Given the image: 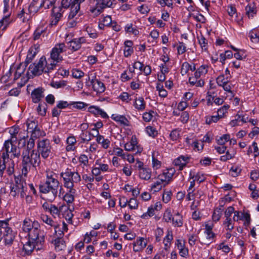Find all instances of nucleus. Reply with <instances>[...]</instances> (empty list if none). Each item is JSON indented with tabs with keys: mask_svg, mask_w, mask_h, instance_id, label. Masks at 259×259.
Returning <instances> with one entry per match:
<instances>
[{
	"mask_svg": "<svg viewBox=\"0 0 259 259\" xmlns=\"http://www.w3.org/2000/svg\"><path fill=\"white\" fill-rule=\"evenodd\" d=\"M126 33H132L135 36H138L139 34V31L136 27H134L133 24H127L124 28Z\"/></svg>",
	"mask_w": 259,
	"mask_h": 259,
	"instance_id": "nucleus-40",
	"label": "nucleus"
},
{
	"mask_svg": "<svg viewBox=\"0 0 259 259\" xmlns=\"http://www.w3.org/2000/svg\"><path fill=\"white\" fill-rule=\"evenodd\" d=\"M189 157L182 155L179 156V170H182L188 162Z\"/></svg>",
	"mask_w": 259,
	"mask_h": 259,
	"instance_id": "nucleus-51",
	"label": "nucleus"
},
{
	"mask_svg": "<svg viewBox=\"0 0 259 259\" xmlns=\"http://www.w3.org/2000/svg\"><path fill=\"white\" fill-rule=\"evenodd\" d=\"M175 173L174 168H170L166 169L159 174L157 177V179H160L161 181L164 182L165 184H168L171 180L172 177Z\"/></svg>",
	"mask_w": 259,
	"mask_h": 259,
	"instance_id": "nucleus-12",
	"label": "nucleus"
},
{
	"mask_svg": "<svg viewBox=\"0 0 259 259\" xmlns=\"http://www.w3.org/2000/svg\"><path fill=\"white\" fill-rule=\"evenodd\" d=\"M207 66L204 65L200 66L194 73L195 77L196 79L200 78L201 76H204L207 72Z\"/></svg>",
	"mask_w": 259,
	"mask_h": 259,
	"instance_id": "nucleus-34",
	"label": "nucleus"
},
{
	"mask_svg": "<svg viewBox=\"0 0 259 259\" xmlns=\"http://www.w3.org/2000/svg\"><path fill=\"white\" fill-rule=\"evenodd\" d=\"M44 89L42 88L35 89L31 94L32 101L34 103H38L44 97Z\"/></svg>",
	"mask_w": 259,
	"mask_h": 259,
	"instance_id": "nucleus-18",
	"label": "nucleus"
},
{
	"mask_svg": "<svg viewBox=\"0 0 259 259\" xmlns=\"http://www.w3.org/2000/svg\"><path fill=\"white\" fill-rule=\"evenodd\" d=\"M96 141L98 144L101 145L102 148L106 149L109 148L110 144V140L108 139H104V137L102 135L97 137Z\"/></svg>",
	"mask_w": 259,
	"mask_h": 259,
	"instance_id": "nucleus-36",
	"label": "nucleus"
},
{
	"mask_svg": "<svg viewBox=\"0 0 259 259\" xmlns=\"http://www.w3.org/2000/svg\"><path fill=\"white\" fill-rule=\"evenodd\" d=\"M248 189L251 191V196L253 199H257L259 197V189H256V186L254 184H250Z\"/></svg>",
	"mask_w": 259,
	"mask_h": 259,
	"instance_id": "nucleus-45",
	"label": "nucleus"
},
{
	"mask_svg": "<svg viewBox=\"0 0 259 259\" xmlns=\"http://www.w3.org/2000/svg\"><path fill=\"white\" fill-rule=\"evenodd\" d=\"M67 81L66 80L52 81L51 85L55 89L63 88L67 85Z\"/></svg>",
	"mask_w": 259,
	"mask_h": 259,
	"instance_id": "nucleus-49",
	"label": "nucleus"
},
{
	"mask_svg": "<svg viewBox=\"0 0 259 259\" xmlns=\"http://www.w3.org/2000/svg\"><path fill=\"white\" fill-rule=\"evenodd\" d=\"M151 169L146 166L139 171V176L141 179L149 180L151 178Z\"/></svg>",
	"mask_w": 259,
	"mask_h": 259,
	"instance_id": "nucleus-31",
	"label": "nucleus"
},
{
	"mask_svg": "<svg viewBox=\"0 0 259 259\" xmlns=\"http://www.w3.org/2000/svg\"><path fill=\"white\" fill-rule=\"evenodd\" d=\"M13 142L12 140H8L5 142L2 150V157L3 159L8 160L10 157V159L19 158L21 155L20 149L13 144Z\"/></svg>",
	"mask_w": 259,
	"mask_h": 259,
	"instance_id": "nucleus-6",
	"label": "nucleus"
},
{
	"mask_svg": "<svg viewBox=\"0 0 259 259\" xmlns=\"http://www.w3.org/2000/svg\"><path fill=\"white\" fill-rule=\"evenodd\" d=\"M229 108V106L228 105H224L221 108L218 109L217 112V115L219 116L220 118H222L225 114L227 113V110Z\"/></svg>",
	"mask_w": 259,
	"mask_h": 259,
	"instance_id": "nucleus-63",
	"label": "nucleus"
},
{
	"mask_svg": "<svg viewBox=\"0 0 259 259\" xmlns=\"http://www.w3.org/2000/svg\"><path fill=\"white\" fill-rule=\"evenodd\" d=\"M72 76L75 78H80L84 75V73L78 69H73L71 70Z\"/></svg>",
	"mask_w": 259,
	"mask_h": 259,
	"instance_id": "nucleus-60",
	"label": "nucleus"
},
{
	"mask_svg": "<svg viewBox=\"0 0 259 259\" xmlns=\"http://www.w3.org/2000/svg\"><path fill=\"white\" fill-rule=\"evenodd\" d=\"M6 159H3L2 157H0V177H2L4 171L6 169V172L9 176L12 175L14 172L15 163L13 160H10V162L9 163L8 167L6 168Z\"/></svg>",
	"mask_w": 259,
	"mask_h": 259,
	"instance_id": "nucleus-11",
	"label": "nucleus"
},
{
	"mask_svg": "<svg viewBox=\"0 0 259 259\" xmlns=\"http://www.w3.org/2000/svg\"><path fill=\"white\" fill-rule=\"evenodd\" d=\"M220 118L218 115L213 116H208L206 117L205 122L208 124H210L212 123L217 122Z\"/></svg>",
	"mask_w": 259,
	"mask_h": 259,
	"instance_id": "nucleus-58",
	"label": "nucleus"
},
{
	"mask_svg": "<svg viewBox=\"0 0 259 259\" xmlns=\"http://www.w3.org/2000/svg\"><path fill=\"white\" fill-rule=\"evenodd\" d=\"M196 68L194 64L191 65L188 62H184L181 66V73L182 75H184L186 74L189 70L193 71Z\"/></svg>",
	"mask_w": 259,
	"mask_h": 259,
	"instance_id": "nucleus-33",
	"label": "nucleus"
},
{
	"mask_svg": "<svg viewBox=\"0 0 259 259\" xmlns=\"http://www.w3.org/2000/svg\"><path fill=\"white\" fill-rule=\"evenodd\" d=\"M68 190L63 196V200L65 201L68 205L73 203L75 199V194L76 190L74 188H67Z\"/></svg>",
	"mask_w": 259,
	"mask_h": 259,
	"instance_id": "nucleus-19",
	"label": "nucleus"
},
{
	"mask_svg": "<svg viewBox=\"0 0 259 259\" xmlns=\"http://www.w3.org/2000/svg\"><path fill=\"white\" fill-rule=\"evenodd\" d=\"M56 251H60L64 250L66 248V244L63 238L57 237L52 241Z\"/></svg>",
	"mask_w": 259,
	"mask_h": 259,
	"instance_id": "nucleus-27",
	"label": "nucleus"
},
{
	"mask_svg": "<svg viewBox=\"0 0 259 259\" xmlns=\"http://www.w3.org/2000/svg\"><path fill=\"white\" fill-rule=\"evenodd\" d=\"M10 14L6 15L0 20V29L4 26L3 30H5L10 23L9 21Z\"/></svg>",
	"mask_w": 259,
	"mask_h": 259,
	"instance_id": "nucleus-52",
	"label": "nucleus"
},
{
	"mask_svg": "<svg viewBox=\"0 0 259 259\" xmlns=\"http://www.w3.org/2000/svg\"><path fill=\"white\" fill-rule=\"evenodd\" d=\"M62 9L61 7L54 8L52 9V15L51 16L61 19L63 16V12H62Z\"/></svg>",
	"mask_w": 259,
	"mask_h": 259,
	"instance_id": "nucleus-50",
	"label": "nucleus"
},
{
	"mask_svg": "<svg viewBox=\"0 0 259 259\" xmlns=\"http://www.w3.org/2000/svg\"><path fill=\"white\" fill-rule=\"evenodd\" d=\"M163 219L166 222H172L173 224L177 225L178 224L177 220H175L170 210H166L164 213Z\"/></svg>",
	"mask_w": 259,
	"mask_h": 259,
	"instance_id": "nucleus-39",
	"label": "nucleus"
},
{
	"mask_svg": "<svg viewBox=\"0 0 259 259\" xmlns=\"http://www.w3.org/2000/svg\"><path fill=\"white\" fill-rule=\"evenodd\" d=\"M206 239L204 240V243L209 244L212 241L214 234L212 232H204Z\"/></svg>",
	"mask_w": 259,
	"mask_h": 259,
	"instance_id": "nucleus-53",
	"label": "nucleus"
},
{
	"mask_svg": "<svg viewBox=\"0 0 259 259\" xmlns=\"http://www.w3.org/2000/svg\"><path fill=\"white\" fill-rule=\"evenodd\" d=\"M37 149L28 150L26 155L22 152V174L27 177L31 167L35 168L40 164V155L44 159H47L52 155V146L50 140L45 139L38 140L37 142Z\"/></svg>",
	"mask_w": 259,
	"mask_h": 259,
	"instance_id": "nucleus-1",
	"label": "nucleus"
},
{
	"mask_svg": "<svg viewBox=\"0 0 259 259\" xmlns=\"http://www.w3.org/2000/svg\"><path fill=\"white\" fill-rule=\"evenodd\" d=\"M84 1V0H62L61 7L65 9L70 8L68 18L73 19L78 13L80 4Z\"/></svg>",
	"mask_w": 259,
	"mask_h": 259,
	"instance_id": "nucleus-8",
	"label": "nucleus"
},
{
	"mask_svg": "<svg viewBox=\"0 0 259 259\" xmlns=\"http://www.w3.org/2000/svg\"><path fill=\"white\" fill-rule=\"evenodd\" d=\"M243 220L245 221V224L248 225L250 222V217L248 213H241L239 211H236L233 215V220L238 221Z\"/></svg>",
	"mask_w": 259,
	"mask_h": 259,
	"instance_id": "nucleus-22",
	"label": "nucleus"
},
{
	"mask_svg": "<svg viewBox=\"0 0 259 259\" xmlns=\"http://www.w3.org/2000/svg\"><path fill=\"white\" fill-rule=\"evenodd\" d=\"M233 218H226L224 222V225L225 228L228 231H232L234 228V224Z\"/></svg>",
	"mask_w": 259,
	"mask_h": 259,
	"instance_id": "nucleus-43",
	"label": "nucleus"
},
{
	"mask_svg": "<svg viewBox=\"0 0 259 259\" xmlns=\"http://www.w3.org/2000/svg\"><path fill=\"white\" fill-rule=\"evenodd\" d=\"M69 104H70V106H72L73 108L79 110H82L88 106V104L83 102H70Z\"/></svg>",
	"mask_w": 259,
	"mask_h": 259,
	"instance_id": "nucleus-48",
	"label": "nucleus"
},
{
	"mask_svg": "<svg viewBox=\"0 0 259 259\" xmlns=\"http://www.w3.org/2000/svg\"><path fill=\"white\" fill-rule=\"evenodd\" d=\"M57 0H42L40 4L42 8L45 9H54Z\"/></svg>",
	"mask_w": 259,
	"mask_h": 259,
	"instance_id": "nucleus-38",
	"label": "nucleus"
},
{
	"mask_svg": "<svg viewBox=\"0 0 259 259\" xmlns=\"http://www.w3.org/2000/svg\"><path fill=\"white\" fill-rule=\"evenodd\" d=\"M139 203L135 198H132L128 201V205L131 209H137Z\"/></svg>",
	"mask_w": 259,
	"mask_h": 259,
	"instance_id": "nucleus-56",
	"label": "nucleus"
},
{
	"mask_svg": "<svg viewBox=\"0 0 259 259\" xmlns=\"http://www.w3.org/2000/svg\"><path fill=\"white\" fill-rule=\"evenodd\" d=\"M193 96V94L190 92H186L184 94V97L181 102L179 103V110H184L188 105V101Z\"/></svg>",
	"mask_w": 259,
	"mask_h": 259,
	"instance_id": "nucleus-29",
	"label": "nucleus"
},
{
	"mask_svg": "<svg viewBox=\"0 0 259 259\" xmlns=\"http://www.w3.org/2000/svg\"><path fill=\"white\" fill-rule=\"evenodd\" d=\"M39 228V224L35 223L34 227L27 232L28 233L29 240L33 241L37 245H41L45 241L44 235L39 236L40 230L38 229Z\"/></svg>",
	"mask_w": 259,
	"mask_h": 259,
	"instance_id": "nucleus-9",
	"label": "nucleus"
},
{
	"mask_svg": "<svg viewBox=\"0 0 259 259\" xmlns=\"http://www.w3.org/2000/svg\"><path fill=\"white\" fill-rule=\"evenodd\" d=\"M40 219L44 223L49 226L50 228H54L55 232L57 233L58 224L56 222L54 221L49 216L45 214H41Z\"/></svg>",
	"mask_w": 259,
	"mask_h": 259,
	"instance_id": "nucleus-25",
	"label": "nucleus"
},
{
	"mask_svg": "<svg viewBox=\"0 0 259 259\" xmlns=\"http://www.w3.org/2000/svg\"><path fill=\"white\" fill-rule=\"evenodd\" d=\"M26 125L28 132L33 131L39 127L37 121L34 120L28 119L26 121Z\"/></svg>",
	"mask_w": 259,
	"mask_h": 259,
	"instance_id": "nucleus-46",
	"label": "nucleus"
},
{
	"mask_svg": "<svg viewBox=\"0 0 259 259\" xmlns=\"http://www.w3.org/2000/svg\"><path fill=\"white\" fill-rule=\"evenodd\" d=\"M14 68L15 70H13V72L14 73V80H16L24 72L25 69L23 66H22V64H19L17 67L14 65Z\"/></svg>",
	"mask_w": 259,
	"mask_h": 259,
	"instance_id": "nucleus-35",
	"label": "nucleus"
},
{
	"mask_svg": "<svg viewBox=\"0 0 259 259\" xmlns=\"http://www.w3.org/2000/svg\"><path fill=\"white\" fill-rule=\"evenodd\" d=\"M60 177L63 179V185L66 188H74L75 185L81 180V176L77 171H71L69 168L61 172Z\"/></svg>",
	"mask_w": 259,
	"mask_h": 259,
	"instance_id": "nucleus-4",
	"label": "nucleus"
},
{
	"mask_svg": "<svg viewBox=\"0 0 259 259\" xmlns=\"http://www.w3.org/2000/svg\"><path fill=\"white\" fill-rule=\"evenodd\" d=\"M111 118L121 125L124 126H128L130 125L129 120L123 115L113 114L111 115Z\"/></svg>",
	"mask_w": 259,
	"mask_h": 259,
	"instance_id": "nucleus-24",
	"label": "nucleus"
},
{
	"mask_svg": "<svg viewBox=\"0 0 259 259\" xmlns=\"http://www.w3.org/2000/svg\"><path fill=\"white\" fill-rule=\"evenodd\" d=\"M59 187L62 189L60 184H54L49 181H45L44 183L39 185V189L40 193L46 195L48 200L53 201L58 195Z\"/></svg>",
	"mask_w": 259,
	"mask_h": 259,
	"instance_id": "nucleus-5",
	"label": "nucleus"
},
{
	"mask_svg": "<svg viewBox=\"0 0 259 259\" xmlns=\"http://www.w3.org/2000/svg\"><path fill=\"white\" fill-rule=\"evenodd\" d=\"M230 135L228 134H225L220 137L217 139V142L221 145H224L227 142L230 140Z\"/></svg>",
	"mask_w": 259,
	"mask_h": 259,
	"instance_id": "nucleus-62",
	"label": "nucleus"
},
{
	"mask_svg": "<svg viewBox=\"0 0 259 259\" xmlns=\"http://www.w3.org/2000/svg\"><path fill=\"white\" fill-rule=\"evenodd\" d=\"M38 245H37L35 243H33V241L28 240V241L23 245V249L26 254L29 255L36 246Z\"/></svg>",
	"mask_w": 259,
	"mask_h": 259,
	"instance_id": "nucleus-32",
	"label": "nucleus"
},
{
	"mask_svg": "<svg viewBox=\"0 0 259 259\" xmlns=\"http://www.w3.org/2000/svg\"><path fill=\"white\" fill-rule=\"evenodd\" d=\"M96 165H98L101 171L107 172L109 171V165L106 163H102L99 160L96 162Z\"/></svg>",
	"mask_w": 259,
	"mask_h": 259,
	"instance_id": "nucleus-59",
	"label": "nucleus"
},
{
	"mask_svg": "<svg viewBox=\"0 0 259 259\" xmlns=\"http://www.w3.org/2000/svg\"><path fill=\"white\" fill-rule=\"evenodd\" d=\"M77 141L76 138L73 135L69 136L66 139V150L69 151H74L76 150V144Z\"/></svg>",
	"mask_w": 259,
	"mask_h": 259,
	"instance_id": "nucleus-20",
	"label": "nucleus"
},
{
	"mask_svg": "<svg viewBox=\"0 0 259 259\" xmlns=\"http://www.w3.org/2000/svg\"><path fill=\"white\" fill-rule=\"evenodd\" d=\"M133 105L137 110L142 111L145 109L146 103L143 98H136L135 99Z\"/></svg>",
	"mask_w": 259,
	"mask_h": 259,
	"instance_id": "nucleus-30",
	"label": "nucleus"
},
{
	"mask_svg": "<svg viewBox=\"0 0 259 259\" xmlns=\"http://www.w3.org/2000/svg\"><path fill=\"white\" fill-rule=\"evenodd\" d=\"M152 165L154 170L158 169L161 166V162L155 157L154 153L152 155Z\"/></svg>",
	"mask_w": 259,
	"mask_h": 259,
	"instance_id": "nucleus-54",
	"label": "nucleus"
},
{
	"mask_svg": "<svg viewBox=\"0 0 259 259\" xmlns=\"http://www.w3.org/2000/svg\"><path fill=\"white\" fill-rule=\"evenodd\" d=\"M85 42L86 39L84 37H80L78 38H75L67 43L68 48L71 51H76L81 48L82 44Z\"/></svg>",
	"mask_w": 259,
	"mask_h": 259,
	"instance_id": "nucleus-13",
	"label": "nucleus"
},
{
	"mask_svg": "<svg viewBox=\"0 0 259 259\" xmlns=\"http://www.w3.org/2000/svg\"><path fill=\"white\" fill-rule=\"evenodd\" d=\"M67 209V206L66 205H62L59 208L55 205H51L49 212L52 215L53 217L56 218V216L59 217L61 213L63 212V209Z\"/></svg>",
	"mask_w": 259,
	"mask_h": 259,
	"instance_id": "nucleus-28",
	"label": "nucleus"
},
{
	"mask_svg": "<svg viewBox=\"0 0 259 259\" xmlns=\"http://www.w3.org/2000/svg\"><path fill=\"white\" fill-rule=\"evenodd\" d=\"M198 39L199 44H200L202 49L203 50H205V51L206 50H207V45L206 39L202 35H201L199 37H198Z\"/></svg>",
	"mask_w": 259,
	"mask_h": 259,
	"instance_id": "nucleus-64",
	"label": "nucleus"
},
{
	"mask_svg": "<svg viewBox=\"0 0 259 259\" xmlns=\"http://www.w3.org/2000/svg\"><path fill=\"white\" fill-rule=\"evenodd\" d=\"M19 130V129L18 127H11L9 131L11 135V138L9 140H12V141H16L17 140V134L18 133Z\"/></svg>",
	"mask_w": 259,
	"mask_h": 259,
	"instance_id": "nucleus-55",
	"label": "nucleus"
},
{
	"mask_svg": "<svg viewBox=\"0 0 259 259\" xmlns=\"http://www.w3.org/2000/svg\"><path fill=\"white\" fill-rule=\"evenodd\" d=\"M16 233L13 231L12 228L6 229L5 233L2 236L5 245L11 246L16 237Z\"/></svg>",
	"mask_w": 259,
	"mask_h": 259,
	"instance_id": "nucleus-14",
	"label": "nucleus"
},
{
	"mask_svg": "<svg viewBox=\"0 0 259 259\" xmlns=\"http://www.w3.org/2000/svg\"><path fill=\"white\" fill-rule=\"evenodd\" d=\"M46 181H49L52 183L60 184L58 180V175L55 173L54 171L48 169L46 171Z\"/></svg>",
	"mask_w": 259,
	"mask_h": 259,
	"instance_id": "nucleus-26",
	"label": "nucleus"
},
{
	"mask_svg": "<svg viewBox=\"0 0 259 259\" xmlns=\"http://www.w3.org/2000/svg\"><path fill=\"white\" fill-rule=\"evenodd\" d=\"M147 134L153 138L157 136L158 135L157 131L154 127L151 126H148L146 128Z\"/></svg>",
	"mask_w": 259,
	"mask_h": 259,
	"instance_id": "nucleus-57",
	"label": "nucleus"
},
{
	"mask_svg": "<svg viewBox=\"0 0 259 259\" xmlns=\"http://www.w3.org/2000/svg\"><path fill=\"white\" fill-rule=\"evenodd\" d=\"M246 13L248 17H253L256 14V9L253 4H248L245 8Z\"/></svg>",
	"mask_w": 259,
	"mask_h": 259,
	"instance_id": "nucleus-47",
	"label": "nucleus"
},
{
	"mask_svg": "<svg viewBox=\"0 0 259 259\" xmlns=\"http://www.w3.org/2000/svg\"><path fill=\"white\" fill-rule=\"evenodd\" d=\"M133 250L139 252L144 249L147 244V240L143 237H138L133 243Z\"/></svg>",
	"mask_w": 259,
	"mask_h": 259,
	"instance_id": "nucleus-17",
	"label": "nucleus"
},
{
	"mask_svg": "<svg viewBox=\"0 0 259 259\" xmlns=\"http://www.w3.org/2000/svg\"><path fill=\"white\" fill-rule=\"evenodd\" d=\"M91 83L94 91L97 93H102L105 91V87L104 83L99 79H92Z\"/></svg>",
	"mask_w": 259,
	"mask_h": 259,
	"instance_id": "nucleus-21",
	"label": "nucleus"
},
{
	"mask_svg": "<svg viewBox=\"0 0 259 259\" xmlns=\"http://www.w3.org/2000/svg\"><path fill=\"white\" fill-rule=\"evenodd\" d=\"M42 8L40 3L39 0H32L28 8V13L26 15H29V17H32L36 14L39 10Z\"/></svg>",
	"mask_w": 259,
	"mask_h": 259,
	"instance_id": "nucleus-15",
	"label": "nucleus"
},
{
	"mask_svg": "<svg viewBox=\"0 0 259 259\" xmlns=\"http://www.w3.org/2000/svg\"><path fill=\"white\" fill-rule=\"evenodd\" d=\"M7 228L11 229L9 224V220H0V242L2 240V236L5 233V231Z\"/></svg>",
	"mask_w": 259,
	"mask_h": 259,
	"instance_id": "nucleus-37",
	"label": "nucleus"
},
{
	"mask_svg": "<svg viewBox=\"0 0 259 259\" xmlns=\"http://www.w3.org/2000/svg\"><path fill=\"white\" fill-rule=\"evenodd\" d=\"M223 205H221L219 207H218L214 209L212 216L213 221L217 222L220 219L223 210Z\"/></svg>",
	"mask_w": 259,
	"mask_h": 259,
	"instance_id": "nucleus-42",
	"label": "nucleus"
},
{
	"mask_svg": "<svg viewBox=\"0 0 259 259\" xmlns=\"http://www.w3.org/2000/svg\"><path fill=\"white\" fill-rule=\"evenodd\" d=\"M86 31L87 32L90 37L91 38H95L98 36V34L96 30L93 29L91 26H88L86 27Z\"/></svg>",
	"mask_w": 259,
	"mask_h": 259,
	"instance_id": "nucleus-61",
	"label": "nucleus"
},
{
	"mask_svg": "<svg viewBox=\"0 0 259 259\" xmlns=\"http://www.w3.org/2000/svg\"><path fill=\"white\" fill-rule=\"evenodd\" d=\"M27 192V184L22 177H15V183L10 186V195L15 198L24 199Z\"/></svg>",
	"mask_w": 259,
	"mask_h": 259,
	"instance_id": "nucleus-3",
	"label": "nucleus"
},
{
	"mask_svg": "<svg viewBox=\"0 0 259 259\" xmlns=\"http://www.w3.org/2000/svg\"><path fill=\"white\" fill-rule=\"evenodd\" d=\"M124 149L127 151H134L135 153H140L143 150V148L140 146L137 145V141L133 138L131 141L126 143L124 145Z\"/></svg>",
	"mask_w": 259,
	"mask_h": 259,
	"instance_id": "nucleus-16",
	"label": "nucleus"
},
{
	"mask_svg": "<svg viewBox=\"0 0 259 259\" xmlns=\"http://www.w3.org/2000/svg\"><path fill=\"white\" fill-rule=\"evenodd\" d=\"M29 132L31 133L30 137L27 141L26 144L25 137L20 140V141H22V140L24 141L23 143L24 147L23 148L22 152H23V154H25V155H26L27 150L33 149L36 139L46 136V133L43 130H41L39 127L33 131H30Z\"/></svg>",
	"mask_w": 259,
	"mask_h": 259,
	"instance_id": "nucleus-7",
	"label": "nucleus"
},
{
	"mask_svg": "<svg viewBox=\"0 0 259 259\" xmlns=\"http://www.w3.org/2000/svg\"><path fill=\"white\" fill-rule=\"evenodd\" d=\"M65 51L64 43L56 44L50 52V57L47 60L45 56H42L37 63L29 66L28 71L35 76L40 75L42 73L49 74L54 70L58 63L63 61L62 54Z\"/></svg>",
	"mask_w": 259,
	"mask_h": 259,
	"instance_id": "nucleus-2",
	"label": "nucleus"
},
{
	"mask_svg": "<svg viewBox=\"0 0 259 259\" xmlns=\"http://www.w3.org/2000/svg\"><path fill=\"white\" fill-rule=\"evenodd\" d=\"M157 211L154 209L153 205H151L148 209L146 212L144 213L141 218L143 219L147 220L153 216Z\"/></svg>",
	"mask_w": 259,
	"mask_h": 259,
	"instance_id": "nucleus-41",
	"label": "nucleus"
},
{
	"mask_svg": "<svg viewBox=\"0 0 259 259\" xmlns=\"http://www.w3.org/2000/svg\"><path fill=\"white\" fill-rule=\"evenodd\" d=\"M46 30L42 27L37 28L34 31L33 34V38L34 40H38L40 38L41 36H44Z\"/></svg>",
	"mask_w": 259,
	"mask_h": 259,
	"instance_id": "nucleus-44",
	"label": "nucleus"
},
{
	"mask_svg": "<svg viewBox=\"0 0 259 259\" xmlns=\"http://www.w3.org/2000/svg\"><path fill=\"white\" fill-rule=\"evenodd\" d=\"M115 0H93L95 8L92 11L94 12L97 11L98 13H101L104 9L112 7L113 5H115Z\"/></svg>",
	"mask_w": 259,
	"mask_h": 259,
	"instance_id": "nucleus-10",
	"label": "nucleus"
},
{
	"mask_svg": "<svg viewBox=\"0 0 259 259\" xmlns=\"http://www.w3.org/2000/svg\"><path fill=\"white\" fill-rule=\"evenodd\" d=\"M35 223H38V222L33 221L29 218H26L23 222L22 229L24 232L27 233L34 227Z\"/></svg>",
	"mask_w": 259,
	"mask_h": 259,
	"instance_id": "nucleus-23",
	"label": "nucleus"
}]
</instances>
